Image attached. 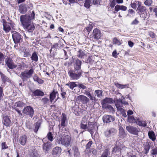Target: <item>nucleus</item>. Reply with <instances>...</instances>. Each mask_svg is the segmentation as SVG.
<instances>
[{
    "label": "nucleus",
    "instance_id": "obj_1",
    "mask_svg": "<svg viewBox=\"0 0 157 157\" xmlns=\"http://www.w3.org/2000/svg\"><path fill=\"white\" fill-rule=\"evenodd\" d=\"M55 143L61 144L66 147L71 146V138L69 134L57 136L56 139Z\"/></svg>",
    "mask_w": 157,
    "mask_h": 157
},
{
    "label": "nucleus",
    "instance_id": "obj_2",
    "mask_svg": "<svg viewBox=\"0 0 157 157\" xmlns=\"http://www.w3.org/2000/svg\"><path fill=\"white\" fill-rule=\"evenodd\" d=\"M35 14L33 11L30 15H24L20 17L21 23L23 27L30 23L35 18Z\"/></svg>",
    "mask_w": 157,
    "mask_h": 157
},
{
    "label": "nucleus",
    "instance_id": "obj_3",
    "mask_svg": "<svg viewBox=\"0 0 157 157\" xmlns=\"http://www.w3.org/2000/svg\"><path fill=\"white\" fill-rule=\"evenodd\" d=\"M29 68V70L26 69L21 72L20 75V77L23 81H27L29 78H31L34 72V69L33 67Z\"/></svg>",
    "mask_w": 157,
    "mask_h": 157
},
{
    "label": "nucleus",
    "instance_id": "obj_4",
    "mask_svg": "<svg viewBox=\"0 0 157 157\" xmlns=\"http://www.w3.org/2000/svg\"><path fill=\"white\" fill-rule=\"evenodd\" d=\"M141 2H139L138 7H137V11L140 17L144 19H147L148 14L147 10L145 6L141 5Z\"/></svg>",
    "mask_w": 157,
    "mask_h": 157
},
{
    "label": "nucleus",
    "instance_id": "obj_5",
    "mask_svg": "<svg viewBox=\"0 0 157 157\" xmlns=\"http://www.w3.org/2000/svg\"><path fill=\"white\" fill-rule=\"evenodd\" d=\"M82 74V71L75 69L71 70L68 72L70 79L73 81L79 79L81 77Z\"/></svg>",
    "mask_w": 157,
    "mask_h": 157
},
{
    "label": "nucleus",
    "instance_id": "obj_6",
    "mask_svg": "<svg viewBox=\"0 0 157 157\" xmlns=\"http://www.w3.org/2000/svg\"><path fill=\"white\" fill-rule=\"evenodd\" d=\"M22 113L31 118H32L34 115V111L33 108L30 106H27L25 107L22 110Z\"/></svg>",
    "mask_w": 157,
    "mask_h": 157
},
{
    "label": "nucleus",
    "instance_id": "obj_7",
    "mask_svg": "<svg viewBox=\"0 0 157 157\" xmlns=\"http://www.w3.org/2000/svg\"><path fill=\"white\" fill-rule=\"evenodd\" d=\"M117 132V130L116 129L111 128L105 131L104 132V134L106 138L111 139L116 134Z\"/></svg>",
    "mask_w": 157,
    "mask_h": 157
},
{
    "label": "nucleus",
    "instance_id": "obj_8",
    "mask_svg": "<svg viewBox=\"0 0 157 157\" xmlns=\"http://www.w3.org/2000/svg\"><path fill=\"white\" fill-rule=\"evenodd\" d=\"M126 130L130 134L137 135L140 132V129L138 127L128 125L126 127Z\"/></svg>",
    "mask_w": 157,
    "mask_h": 157
},
{
    "label": "nucleus",
    "instance_id": "obj_9",
    "mask_svg": "<svg viewBox=\"0 0 157 157\" xmlns=\"http://www.w3.org/2000/svg\"><path fill=\"white\" fill-rule=\"evenodd\" d=\"M13 40L15 44H18L22 40V36L20 34L17 32H15L12 34Z\"/></svg>",
    "mask_w": 157,
    "mask_h": 157
},
{
    "label": "nucleus",
    "instance_id": "obj_10",
    "mask_svg": "<svg viewBox=\"0 0 157 157\" xmlns=\"http://www.w3.org/2000/svg\"><path fill=\"white\" fill-rule=\"evenodd\" d=\"M92 36L93 39L98 40L101 36V33L99 29L95 28L93 30Z\"/></svg>",
    "mask_w": 157,
    "mask_h": 157
},
{
    "label": "nucleus",
    "instance_id": "obj_11",
    "mask_svg": "<svg viewBox=\"0 0 157 157\" xmlns=\"http://www.w3.org/2000/svg\"><path fill=\"white\" fill-rule=\"evenodd\" d=\"M5 62L6 65L10 69L15 68L17 66V65L14 63L11 58L6 59L5 60Z\"/></svg>",
    "mask_w": 157,
    "mask_h": 157
},
{
    "label": "nucleus",
    "instance_id": "obj_12",
    "mask_svg": "<svg viewBox=\"0 0 157 157\" xmlns=\"http://www.w3.org/2000/svg\"><path fill=\"white\" fill-rule=\"evenodd\" d=\"M96 126L95 125L92 124L90 123V124L89 123L87 126V131L89 132L91 134L92 136H94V132H96L97 130H96Z\"/></svg>",
    "mask_w": 157,
    "mask_h": 157
},
{
    "label": "nucleus",
    "instance_id": "obj_13",
    "mask_svg": "<svg viewBox=\"0 0 157 157\" xmlns=\"http://www.w3.org/2000/svg\"><path fill=\"white\" fill-rule=\"evenodd\" d=\"M103 121L105 123H109L114 121V117L110 115H105L103 117Z\"/></svg>",
    "mask_w": 157,
    "mask_h": 157
},
{
    "label": "nucleus",
    "instance_id": "obj_14",
    "mask_svg": "<svg viewBox=\"0 0 157 157\" xmlns=\"http://www.w3.org/2000/svg\"><path fill=\"white\" fill-rule=\"evenodd\" d=\"M76 100H79L83 104H86L89 102V99L86 96L82 95L78 96Z\"/></svg>",
    "mask_w": 157,
    "mask_h": 157
},
{
    "label": "nucleus",
    "instance_id": "obj_15",
    "mask_svg": "<svg viewBox=\"0 0 157 157\" xmlns=\"http://www.w3.org/2000/svg\"><path fill=\"white\" fill-rule=\"evenodd\" d=\"M24 28L29 33L33 32L35 29V27L33 22L24 26Z\"/></svg>",
    "mask_w": 157,
    "mask_h": 157
},
{
    "label": "nucleus",
    "instance_id": "obj_16",
    "mask_svg": "<svg viewBox=\"0 0 157 157\" xmlns=\"http://www.w3.org/2000/svg\"><path fill=\"white\" fill-rule=\"evenodd\" d=\"M0 74L1 75V79L3 83H6L8 84V85H9L11 83V81L10 80L7 76L3 74L2 73L0 72Z\"/></svg>",
    "mask_w": 157,
    "mask_h": 157
},
{
    "label": "nucleus",
    "instance_id": "obj_17",
    "mask_svg": "<svg viewBox=\"0 0 157 157\" xmlns=\"http://www.w3.org/2000/svg\"><path fill=\"white\" fill-rule=\"evenodd\" d=\"M62 149L60 147L56 146L54 148L52 151V154L53 155L58 156L60 154Z\"/></svg>",
    "mask_w": 157,
    "mask_h": 157
},
{
    "label": "nucleus",
    "instance_id": "obj_18",
    "mask_svg": "<svg viewBox=\"0 0 157 157\" xmlns=\"http://www.w3.org/2000/svg\"><path fill=\"white\" fill-rule=\"evenodd\" d=\"M43 142H44L43 149L45 151H48L49 149L51 148L52 144L50 142H44L45 141V139H44L42 140Z\"/></svg>",
    "mask_w": 157,
    "mask_h": 157
},
{
    "label": "nucleus",
    "instance_id": "obj_19",
    "mask_svg": "<svg viewBox=\"0 0 157 157\" xmlns=\"http://www.w3.org/2000/svg\"><path fill=\"white\" fill-rule=\"evenodd\" d=\"M82 62L79 59H77L75 62V64L74 66V69L75 70H76L78 71H82L81 70V65L82 63Z\"/></svg>",
    "mask_w": 157,
    "mask_h": 157
},
{
    "label": "nucleus",
    "instance_id": "obj_20",
    "mask_svg": "<svg viewBox=\"0 0 157 157\" xmlns=\"http://www.w3.org/2000/svg\"><path fill=\"white\" fill-rule=\"evenodd\" d=\"M122 99L119 98V99H116L114 100V102L115 106L117 108V110H118L122 108Z\"/></svg>",
    "mask_w": 157,
    "mask_h": 157
},
{
    "label": "nucleus",
    "instance_id": "obj_21",
    "mask_svg": "<svg viewBox=\"0 0 157 157\" xmlns=\"http://www.w3.org/2000/svg\"><path fill=\"white\" fill-rule=\"evenodd\" d=\"M136 123L140 126L145 127L147 126L146 122L143 119L138 118L136 119Z\"/></svg>",
    "mask_w": 157,
    "mask_h": 157
},
{
    "label": "nucleus",
    "instance_id": "obj_22",
    "mask_svg": "<svg viewBox=\"0 0 157 157\" xmlns=\"http://www.w3.org/2000/svg\"><path fill=\"white\" fill-rule=\"evenodd\" d=\"M114 101V100L112 98H106L102 100V104L103 106L104 105H107V104H113Z\"/></svg>",
    "mask_w": 157,
    "mask_h": 157
},
{
    "label": "nucleus",
    "instance_id": "obj_23",
    "mask_svg": "<svg viewBox=\"0 0 157 157\" xmlns=\"http://www.w3.org/2000/svg\"><path fill=\"white\" fill-rule=\"evenodd\" d=\"M27 7L25 4H21L19 6V12L22 14H24L27 11Z\"/></svg>",
    "mask_w": 157,
    "mask_h": 157
},
{
    "label": "nucleus",
    "instance_id": "obj_24",
    "mask_svg": "<svg viewBox=\"0 0 157 157\" xmlns=\"http://www.w3.org/2000/svg\"><path fill=\"white\" fill-rule=\"evenodd\" d=\"M127 149V147H122L121 149H120L117 146H115L113 149L112 151V154L117 153L120 152V153L121 154V151H122L123 152V150H126Z\"/></svg>",
    "mask_w": 157,
    "mask_h": 157
},
{
    "label": "nucleus",
    "instance_id": "obj_25",
    "mask_svg": "<svg viewBox=\"0 0 157 157\" xmlns=\"http://www.w3.org/2000/svg\"><path fill=\"white\" fill-rule=\"evenodd\" d=\"M144 150V154H147L151 147V144L149 142H145L143 144Z\"/></svg>",
    "mask_w": 157,
    "mask_h": 157
},
{
    "label": "nucleus",
    "instance_id": "obj_26",
    "mask_svg": "<svg viewBox=\"0 0 157 157\" xmlns=\"http://www.w3.org/2000/svg\"><path fill=\"white\" fill-rule=\"evenodd\" d=\"M11 122L10 119L7 116H5L3 117V123L6 126L9 125Z\"/></svg>",
    "mask_w": 157,
    "mask_h": 157
},
{
    "label": "nucleus",
    "instance_id": "obj_27",
    "mask_svg": "<svg viewBox=\"0 0 157 157\" xmlns=\"http://www.w3.org/2000/svg\"><path fill=\"white\" fill-rule=\"evenodd\" d=\"M27 141V137L25 135H23L20 137L19 142L22 145H24Z\"/></svg>",
    "mask_w": 157,
    "mask_h": 157
},
{
    "label": "nucleus",
    "instance_id": "obj_28",
    "mask_svg": "<svg viewBox=\"0 0 157 157\" xmlns=\"http://www.w3.org/2000/svg\"><path fill=\"white\" fill-rule=\"evenodd\" d=\"M66 115L65 113H62L61 116V119L60 121L61 125L62 126L64 127L65 126V121L67 120Z\"/></svg>",
    "mask_w": 157,
    "mask_h": 157
},
{
    "label": "nucleus",
    "instance_id": "obj_29",
    "mask_svg": "<svg viewBox=\"0 0 157 157\" xmlns=\"http://www.w3.org/2000/svg\"><path fill=\"white\" fill-rule=\"evenodd\" d=\"M34 96H43L44 95V93L39 89H37L32 91Z\"/></svg>",
    "mask_w": 157,
    "mask_h": 157
},
{
    "label": "nucleus",
    "instance_id": "obj_30",
    "mask_svg": "<svg viewBox=\"0 0 157 157\" xmlns=\"http://www.w3.org/2000/svg\"><path fill=\"white\" fill-rule=\"evenodd\" d=\"M139 2H141L139 1H136L135 0H132L130 5L132 8L135 9L137 7V5L138 7Z\"/></svg>",
    "mask_w": 157,
    "mask_h": 157
},
{
    "label": "nucleus",
    "instance_id": "obj_31",
    "mask_svg": "<svg viewBox=\"0 0 157 157\" xmlns=\"http://www.w3.org/2000/svg\"><path fill=\"white\" fill-rule=\"evenodd\" d=\"M106 110L109 111V112H111L113 113L115 112V110L113 108L111 105H104L103 106Z\"/></svg>",
    "mask_w": 157,
    "mask_h": 157
},
{
    "label": "nucleus",
    "instance_id": "obj_32",
    "mask_svg": "<svg viewBox=\"0 0 157 157\" xmlns=\"http://www.w3.org/2000/svg\"><path fill=\"white\" fill-rule=\"evenodd\" d=\"M119 136L120 138L123 139L126 136L124 129L121 127L119 129Z\"/></svg>",
    "mask_w": 157,
    "mask_h": 157
},
{
    "label": "nucleus",
    "instance_id": "obj_33",
    "mask_svg": "<svg viewBox=\"0 0 157 157\" xmlns=\"http://www.w3.org/2000/svg\"><path fill=\"white\" fill-rule=\"evenodd\" d=\"M149 138L152 141H155L156 139V136L153 131H149L148 133Z\"/></svg>",
    "mask_w": 157,
    "mask_h": 157
},
{
    "label": "nucleus",
    "instance_id": "obj_34",
    "mask_svg": "<svg viewBox=\"0 0 157 157\" xmlns=\"http://www.w3.org/2000/svg\"><path fill=\"white\" fill-rule=\"evenodd\" d=\"M11 24L8 22L3 25V29L6 33L8 32L11 30Z\"/></svg>",
    "mask_w": 157,
    "mask_h": 157
},
{
    "label": "nucleus",
    "instance_id": "obj_35",
    "mask_svg": "<svg viewBox=\"0 0 157 157\" xmlns=\"http://www.w3.org/2000/svg\"><path fill=\"white\" fill-rule=\"evenodd\" d=\"M115 85L118 88L121 89H122L129 87L128 84L123 85L120 84L118 83L115 82Z\"/></svg>",
    "mask_w": 157,
    "mask_h": 157
},
{
    "label": "nucleus",
    "instance_id": "obj_36",
    "mask_svg": "<svg viewBox=\"0 0 157 157\" xmlns=\"http://www.w3.org/2000/svg\"><path fill=\"white\" fill-rule=\"evenodd\" d=\"M33 79L34 81L37 82L40 84H43L44 81L43 80L39 78L36 74H35L33 76Z\"/></svg>",
    "mask_w": 157,
    "mask_h": 157
},
{
    "label": "nucleus",
    "instance_id": "obj_37",
    "mask_svg": "<svg viewBox=\"0 0 157 157\" xmlns=\"http://www.w3.org/2000/svg\"><path fill=\"white\" fill-rule=\"evenodd\" d=\"M77 55L79 58L82 59L84 58L86 56L85 51L82 50H79V51L78 52Z\"/></svg>",
    "mask_w": 157,
    "mask_h": 157
},
{
    "label": "nucleus",
    "instance_id": "obj_38",
    "mask_svg": "<svg viewBox=\"0 0 157 157\" xmlns=\"http://www.w3.org/2000/svg\"><path fill=\"white\" fill-rule=\"evenodd\" d=\"M31 59L34 61L36 62L38 60V56L36 52H33L31 57Z\"/></svg>",
    "mask_w": 157,
    "mask_h": 157
},
{
    "label": "nucleus",
    "instance_id": "obj_39",
    "mask_svg": "<svg viewBox=\"0 0 157 157\" xmlns=\"http://www.w3.org/2000/svg\"><path fill=\"white\" fill-rule=\"evenodd\" d=\"M75 83V82H69L66 84V86H68L71 89L73 90L74 87L77 86Z\"/></svg>",
    "mask_w": 157,
    "mask_h": 157
},
{
    "label": "nucleus",
    "instance_id": "obj_40",
    "mask_svg": "<svg viewBox=\"0 0 157 157\" xmlns=\"http://www.w3.org/2000/svg\"><path fill=\"white\" fill-rule=\"evenodd\" d=\"M116 5V1L115 0H113L112 1H111L110 2L109 5V6L108 7V10L109 11L111 10V9H113L115 6Z\"/></svg>",
    "mask_w": 157,
    "mask_h": 157
},
{
    "label": "nucleus",
    "instance_id": "obj_41",
    "mask_svg": "<svg viewBox=\"0 0 157 157\" xmlns=\"http://www.w3.org/2000/svg\"><path fill=\"white\" fill-rule=\"evenodd\" d=\"M57 91L55 92L53 91L50 94V99L51 102L54 100L56 97V94H58Z\"/></svg>",
    "mask_w": 157,
    "mask_h": 157
},
{
    "label": "nucleus",
    "instance_id": "obj_42",
    "mask_svg": "<svg viewBox=\"0 0 157 157\" xmlns=\"http://www.w3.org/2000/svg\"><path fill=\"white\" fill-rule=\"evenodd\" d=\"M117 8V10H121L123 11H125L127 10V7L123 5H117L116 6Z\"/></svg>",
    "mask_w": 157,
    "mask_h": 157
},
{
    "label": "nucleus",
    "instance_id": "obj_43",
    "mask_svg": "<svg viewBox=\"0 0 157 157\" xmlns=\"http://www.w3.org/2000/svg\"><path fill=\"white\" fill-rule=\"evenodd\" d=\"M110 154V152L108 148L105 149L102 153L101 157H107Z\"/></svg>",
    "mask_w": 157,
    "mask_h": 157
},
{
    "label": "nucleus",
    "instance_id": "obj_44",
    "mask_svg": "<svg viewBox=\"0 0 157 157\" xmlns=\"http://www.w3.org/2000/svg\"><path fill=\"white\" fill-rule=\"evenodd\" d=\"M30 157H40L37 152L36 150H33L32 152L29 153Z\"/></svg>",
    "mask_w": 157,
    "mask_h": 157
},
{
    "label": "nucleus",
    "instance_id": "obj_45",
    "mask_svg": "<svg viewBox=\"0 0 157 157\" xmlns=\"http://www.w3.org/2000/svg\"><path fill=\"white\" fill-rule=\"evenodd\" d=\"M94 94L98 98H101L102 95V91L101 90H97L95 91Z\"/></svg>",
    "mask_w": 157,
    "mask_h": 157
},
{
    "label": "nucleus",
    "instance_id": "obj_46",
    "mask_svg": "<svg viewBox=\"0 0 157 157\" xmlns=\"http://www.w3.org/2000/svg\"><path fill=\"white\" fill-rule=\"evenodd\" d=\"M135 11L132 9H130L128 10V13L127 16L133 17L135 15Z\"/></svg>",
    "mask_w": 157,
    "mask_h": 157
},
{
    "label": "nucleus",
    "instance_id": "obj_47",
    "mask_svg": "<svg viewBox=\"0 0 157 157\" xmlns=\"http://www.w3.org/2000/svg\"><path fill=\"white\" fill-rule=\"evenodd\" d=\"M72 150L74 151V154L75 156H77L79 155L78 149L76 147H72Z\"/></svg>",
    "mask_w": 157,
    "mask_h": 157
},
{
    "label": "nucleus",
    "instance_id": "obj_48",
    "mask_svg": "<svg viewBox=\"0 0 157 157\" xmlns=\"http://www.w3.org/2000/svg\"><path fill=\"white\" fill-rule=\"evenodd\" d=\"M40 122H37L35 123V127L34 129V132L36 133L38 131V130L40 127Z\"/></svg>",
    "mask_w": 157,
    "mask_h": 157
},
{
    "label": "nucleus",
    "instance_id": "obj_49",
    "mask_svg": "<svg viewBox=\"0 0 157 157\" xmlns=\"http://www.w3.org/2000/svg\"><path fill=\"white\" fill-rule=\"evenodd\" d=\"M89 151L91 153H92V154L95 156L97 155V150L94 148H90L89 149Z\"/></svg>",
    "mask_w": 157,
    "mask_h": 157
},
{
    "label": "nucleus",
    "instance_id": "obj_50",
    "mask_svg": "<svg viewBox=\"0 0 157 157\" xmlns=\"http://www.w3.org/2000/svg\"><path fill=\"white\" fill-rule=\"evenodd\" d=\"M47 136L48 140L50 141H52L53 140V136L51 132H49L47 134Z\"/></svg>",
    "mask_w": 157,
    "mask_h": 157
},
{
    "label": "nucleus",
    "instance_id": "obj_51",
    "mask_svg": "<svg viewBox=\"0 0 157 157\" xmlns=\"http://www.w3.org/2000/svg\"><path fill=\"white\" fill-rule=\"evenodd\" d=\"M91 3V2L90 0H86L84 3V6L87 8H88L90 7Z\"/></svg>",
    "mask_w": 157,
    "mask_h": 157
},
{
    "label": "nucleus",
    "instance_id": "obj_52",
    "mask_svg": "<svg viewBox=\"0 0 157 157\" xmlns=\"http://www.w3.org/2000/svg\"><path fill=\"white\" fill-rule=\"evenodd\" d=\"M121 112V113L122 114V116L124 117H127V115L126 113V111L123 109L122 108L121 109H120L118 110Z\"/></svg>",
    "mask_w": 157,
    "mask_h": 157
},
{
    "label": "nucleus",
    "instance_id": "obj_53",
    "mask_svg": "<svg viewBox=\"0 0 157 157\" xmlns=\"http://www.w3.org/2000/svg\"><path fill=\"white\" fill-rule=\"evenodd\" d=\"M93 144V142L92 140L90 141L87 144H86V149H90V147H91V146Z\"/></svg>",
    "mask_w": 157,
    "mask_h": 157
},
{
    "label": "nucleus",
    "instance_id": "obj_54",
    "mask_svg": "<svg viewBox=\"0 0 157 157\" xmlns=\"http://www.w3.org/2000/svg\"><path fill=\"white\" fill-rule=\"evenodd\" d=\"M93 26V24L92 23H90L89 24V25L88 27L86 28V29L87 31L89 32L92 30Z\"/></svg>",
    "mask_w": 157,
    "mask_h": 157
},
{
    "label": "nucleus",
    "instance_id": "obj_55",
    "mask_svg": "<svg viewBox=\"0 0 157 157\" xmlns=\"http://www.w3.org/2000/svg\"><path fill=\"white\" fill-rule=\"evenodd\" d=\"M113 44H117L118 45H120L121 44L120 41L116 38H115L113 39Z\"/></svg>",
    "mask_w": 157,
    "mask_h": 157
},
{
    "label": "nucleus",
    "instance_id": "obj_56",
    "mask_svg": "<svg viewBox=\"0 0 157 157\" xmlns=\"http://www.w3.org/2000/svg\"><path fill=\"white\" fill-rule=\"evenodd\" d=\"M17 106V107H23L25 104L22 101H19L16 103Z\"/></svg>",
    "mask_w": 157,
    "mask_h": 157
},
{
    "label": "nucleus",
    "instance_id": "obj_57",
    "mask_svg": "<svg viewBox=\"0 0 157 157\" xmlns=\"http://www.w3.org/2000/svg\"><path fill=\"white\" fill-rule=\"evenodd\" d=\"M80 128L81 129L83 130L87 129V126L86 124L80 123Z\"/></svg>",
    "mask_w": 157,
    "mask_h": 157
},
{
    "label": "nucleus",
    "instance_id": "obj_58",
    "mask_svg": "<svg viewBox=\"0 0 157 157\" xmlns=\"http://www.w3.org/2000/svg\"><path fill=\"white\" fill-rule=\"evenodd\" d=\"M151 153L152 155H157V147L153 148L151 151Z\"/></svg>",
    "mask_w": 157,
    "mask_h": 157
},
{
    "label": "nucleus",
    "instance_id": "obj_59",
    "mask_svg": "<svg viewBox=\"0 0 157 157\" xmlns=\"http://www.w3.org/2000/svg\"><path fill=\"white\" fill-rule=\"evenodd\" d=\"M49 101V99L47 98H43L41 99V101L43 103L44 105H45L47 104Z\"/></svg>",
    "mask_w": 157,
    "mask_h": 157
},
{
    "label": "nucleus",
    "instance_id": "obj_60",
    "mask_svg": "<svg viewBox=\"0 0 157 157\" xmlns=\"http://www.w3.org/2000/svg\"><path fill=\"white\" fill-rule=\"evenodd\" d=\"M5 58V56L3 54L0 52V63H1L3 62Z\"/></svg>",
    "mask_w": 157,
    "mask_h": 157
},
{
    "label": "nucleus",
    "instance_id": "obj_61",
    "mask_svg": "<svg viewBox=\"0 0 157 157\" xmlns=\"http://www.w3.org/2000/svg\"><path fill=\"white\" fill-rule=\"evenodd\" d=\"M152 2V1L151 0H146L144 2V4L146 6H150L151 5Z\"/></svg>",
    "mask_w": 157,
    "mask_h": 157
},
{
    "label": "nucleus",
    "instance_id": "obj_62",
    "mask_svg": "<svg viewBox=\"0 0 157 157\" xmlns=\"http://www.w3.org/2000/svg\"><path fill=\"white\" fill-rule=\"evenodd\" d=\"M127 157H136V155L132 153L131 152H127Z\"/></svg>",
    "mask_w": 157,
    "mask_h": 157
},
{
    "label": "nucleus",
    "instance_id": "obj_63",
    "mask_svg": "<svg viewBox=\"0 0 157 157\" xmlns=\"http://www.w3.org/2000/svg\"><path fill=\"white\" fill-rule=\"evenodd\" d=\"M149 35L152 38H155L156 37V35L153 32L150 31L149 32Z\"/></svg>",
    "mask_w": 157,
    "mask_h": 157
},
{
    "label": "nucleus",
    "instance_id": "obj_64",
    "mask_svg": "<svg viewBox=\"0 0 157 157\" xmlns=\"http://www.w3.org/2000/svg\"><path fill=\"white\" fill-rule=\"evenodd\" d=\"M78 87L80 88H82L83 89H86V87L85 86L82 84H79L78 85Z\"/></svg>",
    "mask_w": 157,
    "mask_h": 157
}]
</instances>
